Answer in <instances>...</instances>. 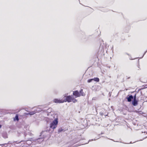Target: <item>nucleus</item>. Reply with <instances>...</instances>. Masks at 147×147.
<instances>
[{
	"label": "nucleus",
	"instance_id": "473e14b6",
	"mask_svg": "<svg viewBox=\"0 0 147 147\" xmlns=\"http://www.w3.org/2000/svg\"><path fill=\"white\" fill-rule=\"evenodd\" d=\"M34 107H33L32 108V109H33Z\"/></svg>",
	"mask_w": 147,
	"mask_h": 147
},
{
	"label": "nucleus",
	"instance_id": "2eb2a0df",
	"mask_svg": "<svg viewBox=\"0 0 147 147\" xmlns=\"http://www.w3.org/2000/svg\"><path fill=\"white\" fill-rule=\"evenodd\" d=\"M93 78L88 79V83H90L93 80Z\"/></svg>",
	"mask_w": 147,
	"mask_h": 147
},
{
	"label": "nucleus",
	"instance_id": "4468645a",
	"mask_svg": "<svg viewBox=\"0 0 147 147\" xmlns=\"http://www.w3.org/2000/svg\"><path fill=\"white\" fill-rule=\"evenodd\" d=\"M77 100L76 99L74 98L73 97L72 100V101L74 103H75L77 102Z\"/></svg>",
	"mask_w": 147,
	"mask_h": 147
},
{
	"label": "nucleus",
	"instance_id": "423d86ee",
	"mask_svg": "<svg viewBox=\"0 0 147 147\" xmlns=\"http://www.w3.org/2000/svg\"><path fill=\"white\" fill-rule=\"evenodd\" d=\"M53 102L55 103H62L64 102L63 100L59 99L57 98L54 99Z\"/></svg>",
	"mask_w": 147,
	"mask_h": 147
},
{
	"label": "nucleus",
	"instance_id": "a878e982",
	"mask_svg": "<svg viewBox=\"0 0 147 147\" xmlns=\"http://www.w3.org/2000/svg\"><path fill=\"white\" fill-rule=\"evenodd\" d=\"M1 126H2V125H0V128L1 127Z\"/></svg>",
	"mask_w": 147,
	"mask_h": 147
},
{
	"label": "nucleus",
	"instance_id": "f257e3e1",
	"mask_svg": "<svg viewBox=\"0 0 147 147\" xmlns=\"http://www.w3.org/2000/svg\"><path fill=\"white\" fill-rule=\"evenodd\" d=\"M58 123V119L55 118L53 122L50 124V127L51 129H54L57 127Z\"/></svg>",
	"mask_w": 147,
	"mask_h": 147
},
{
	"label": "nucleus",
	"instance_id": "7ed1b4c3",
	"mask_svg": "<svg viewBox=\"0 0 147 147\" xmlns=\"http://www.w3.org/2000/svg\"><path fill=\"white\" fill-rule=\"evenodd\" d=\"M73 97L71 96H66V99L63 100L64 102L67 101L68 102H72V100Z\"/></svg>",
	"mask_w": 147,
	"mask_h": 147
},
{
	"label": "nucleus",
	"instance_id": "1a4fd4ad",
	"mask_svg": "<svg viewBox=\"0 0 147 147\" xmlns=\"http://www.w3.org/2000/svg\"><path fill=\"white\" fill-rule=\"evenodd\" d=\"M79 94L80 95V96H84L85 95V94L83 91L82 89H81L80 90Z\"/></svg>",
	"mask_w": 147,
	"mask_h": 147
},
{
	"label": "nucleus",
	"instance_id": "f8f14e48",
	"mask_svg": "<svg viewBox=\"0 0 147 147\" xmlns=\"http://www.w3.org/2000/svg\"><path fill=\"white\" fill-rule=\"evenodd\" d=\"M19 120V117L18 115H16L15 117L14 118V120H17V121H18Z\"/></svg>",
	"mask_w": 147,
	"mask_h": 147
},
{
	"label": "nucleus",
	"instance_id": "5701e85b",
	"mask_svg": "<svg viewBox=\"0 0 147 147\" xmlns=\"http://www.w3.org/2000/svg\"><path fill=\"white\" fill-rule=\"evenodd\" d=\"M147 52V51H146L144 53V54L143 55L142 57H141V58H142L144 56V55L146 54V53Z\"/></svg>",
	"mask_w": 147,
	"mask_h": 147
},
{
	"label": "nucleus",
	"instance_id": "72a5a7b5",
	"mask_svg": "<svg viewBox=\"0 0 147 147\" xmlns=\"http://www.w3.org/2000/svg\"><path fill=\"white\" fill-rule=\"evenodd\" d=\"M130 144L132 143H131V142H130Z\"/></svg>",
	"mask_w": 147,
	"mask_h": 147
},
{
	"label": "nucleus",
	"instance_id": "dca6fc26",
	"mask_svg": "<svg viewBox=\"0 0 147 147\" xmlns=\"http://www.w3.org/2000/svg\"><path fill=\"white\" fill-rule=\"evenodd\" d=\"M58 91L56 90H54L53 92L54 94H57L58 93Z\"/></svg>",
	"mask_w": 147,
	"mask_h": 147
},
{
	"label": "nucleus",
	"instance_id": "c756f323",
	"mask_svg": "<svg viewBox=\"0 0 147 147\" xmlns=\"http://www.w3.org/2000/svg\"><path fill=\"white\" fill-rule=\"evenodd\" d=\"M90 141H89H89L88 142V143H87V144H88V143H89V142H90Z\"/></svg>",
	"mask_w": 147,
	"mask_h": 147
},
{
	"label": "nucleus",
	"instance_id": "9d476101",
	"mask_svg": "<svg viewBox=\"0 0 147 147\" xmlns=\"http://www.w3.org/2000/svg\"><path fill=\"white\" fill-rule=\"evenodd\" d=\"M65 130L64 129H63L62 127H60L59 128L58 130V132L59 133H60L62 132H64L65 131Z\"/></svg>",
	"mask_w": 147,
	"mask_h": 147
},
{
	"label": "nucleus",
	"instance_id": "4be33fe9",
	"mask_svg": "<svg viewBox=\"0 0 147 147\" xmlns=\"http://www.w3.org/2000/svg\"><path fill=\"white\" fill-rule=\"evenodd\" d=\"M36 109H37V110H41V109L40 108H36Z\"/></svg>",
	"mask_w": 147,
	"mask_h": 147
},
{
	"label": "nucleus",
	"instance_id": "7c9ffc66",
	"mask_svg": "<svg viewBox=\"0 0 147 147\" xmlns=\"http://www.w3.org/2000/svg\"><path fill=\"white\" fill-rule=\"evenodd\" d=\"M90 141H89H89L88 142V143H87V144H88V143H89V142H90Z\"/></svg>",
	"mask_w": 147,
	"mask_h": 147
},
{
	"label": "nucleus",
	"instance_id": "6ab92c4d",
	"mask_svg": "<svg viewBox=\"0 0 147 147\" xmlns=\"http://www.w3.org/2000/svg\"><path fill=\"white\" fill-rule=\"evenodd\" d=\"M46 131H42V132L41 133V135H43V134L45 133L46 132Z\"/></svg>",
	"mask_w": 147,
	"mask_h": 147
},
{
	"label": "nucleus",
	"instance_id": "2f4dec72",
	"mask_svg": "<svg viewBox=\"0 0 147 147\" xmlns=\"http://www.w3.org/2000/svg\"><path fill=\"white\" fill-rule=\"evenodd\" d=\"M103 134V133H101V134Z\"/></svg>",
	"mask_w": 147,
	"mask_h": 147
},
{
	"label": "nucleus",
	"instance_id": "ddd939ff",
	"mask_svg": "<svg viewBox=\"0 0 147 147\" xmlns=\"http://www.w3.org/2000/svg\"><path fill=\"white\" fill-rule=\"evenodd\" d=\"M93 80L95 81L98 82L99 81V79L98 78H93Z\"/></svg>",
	"mask_w": 147,
	"mask_h": 147
},
{
	"label": "nucleus",
	"instance_id": "0eeeda50",
	"mask_svg": "<svg viewBox=\"0 0 147 147\" xmlns=\"http://www.w3.org/2000/svg\"><path fill=\"white\" fill-rule=\"evenodd\" d=\"M138 101L137 99H133L131 101V104L134 106H136L138 104Z\"/></svg>",
	"mask_w": 147,
	"mask_h": 147
},
{
	"label": "nucleus",
	"instance_id": "9b49d317",
	"mask_svg": "<svg viewBox=\"0 0 147 147\" xmlns=\"http://www.w3.org/2000/svg\"><path fill=\"white\" fill-rule=\"evenodd\" d=\"M100 134H99L98 136V137H97V138H96V137L95 138H94V139H92V140H89V141H93V140H95L98 139H99L100 138Z\"/></svg>",
	"mask_w": 147,
	"mask_h": 147
},
{
	"label": "nucleus",
	"instance_id": "393cba45",
	"mask_svg": "<svg viewBox=\"0 0 147 147\" xmlns=\"http://www.w3.org/2000/svg\"><path fill=\"white\" fill-rule=\"evenodd\" d=\"M4 144H1V145L0 144V146H1V145H4Z\"/></svg>",
	"mask_w": 147,
	"mask_h": 147
},
{
	"label": "nucleus",
	"instance_id": "20e7f679",
	"mask_svg": "<svg viewBox=\"0 0 147 147\" xmlns=\"http://www.w3.org/2000/svg\"><path fill=\"white\" fill-rule=\"evenodd\" d=\"M126 98L128 102H131L132 101L133 99V100L132 95H128L126 97Z\"/></svg>",
	"mask_w": 147,
	"mask_h": 147
},
{
	"label": "nucleus",
	"instance_id": "bb28decb",
	"mask_svg": "<svg viewBox=\"0 0 147 147\" xmlns=\"http://www.w3.org/2000/svg\"><path fill=\"white\" fill-rule=\"evenodd\" d=\"M129 59H130V60H132V59H131V58H129Z\"/></svg>",
	"mask_w": 147,
	"mask_h": 147
},
{
	"label": "nucleus",
	"instance_id": "6e6552de",
	"mask_svg": "<svg viewBox=\"0 0 147 147\" xmlns=\"http://www.w3.org/2000/svg\"><path fill=\"white\" fill-rule=\"evenodd\" d=\"M41 111V110H37V109H36L34 110L33 111H32L30 112H29L30 113V115H32L34 114L35 113L37 112H40Z\"/></svg>",
	"mask_w": 147,
	"mask_h": 147
},
{
	"label": "nucleus",
	"instance_id": "f03ea898",
	"mask_svg": "<svg viewBox=\"0 0 147 147\" xmlns=\"http://www.w3.org/2000/svg\"><path fill=\"white\" fill-rule=\"evenodd\" d=\"M43 138H40L37 139L36 140H34L32 139L30 141L32 142L31 144L32 145L35 144L37 143H40L42 142L43 140Z\"/></svg>",
	"mask_w": 147,
	"mask_h": 147
},
{
	"label": "nucleus",
	"instance_id": "f3484780",
	"mask_svg": "<svg viewBox=\"0 0 147 147\" xmlns=\"http://www.w3.org/2000/svg\"><path fill=\"white\" fill-rule=\"evenodd\" d=\"M133 99H136V94H135V95H134V96H133Z\"/></svg>",
	"mask_w": 147,
	"mask_h": 147
},
{
	"label": "nucleus",
	"instance_id": "aec40b11",
	"mask_svg": "<svg viewBox=\"0 0 147 147\" xmlns=\"http://www.w3.org/2000/svg\"><path fill=\"white\" fill-rule=\"evenodd\" d=\"M140 65H138V70H139L140 69Z\"/></svg>",
	"mask_w": 147,
	"mask_h": 147
},
{
	"label": "nucleus",
	"instance_id": "b1692460",
	"mask_svg": "<svg viewBox=\"0 0 147 147\" xmlns=\"http://www.w3.org/2000/svg\"><path fill=\"white\" fill-rule=\"evenodd\" d=\"M110 140L113 141L114 142H118L117 141H114V140L112 139H110Z\"/></svg>",
	"mask_w": 147,
	"mask_h": 147
},
{
	"label": "nucleus",
	"instance_id": "412c9836",
	"mask_svg": "<svg viewBox=\"0 0 147 147\" xmlns=\"http://www.w3.org/2000/svg\"><path fill=\"white\" fill-rule=\"evenodd\" d=\"M24 114L25 115H30V113H29V112L28 113H25Z\"/></svg>",
	"mask_w": 147,
	"mask_h": 147
},
{
	"label": "nucleus",
	"instance_id": "39448f33",
	"mask_svg": "<svg viewBox=\"0 0 147 147\" xmlns=\"http://www.w3.org/2000/svg\"><path fill=\"white\" fill-rule=\"evenodd\" d=\"M73 94L74 96H75V98H76L80 97L79 92L77 90L74 91Z\"/></svg>",
	"mask_w": 147,
	"mask_h": 147
},
{
	"label": "nucleus",
	"instance_id": "a211bd4d",
	"mask_svg": "<svg viewBox=\"0 0 147 147\" xmlns=\"http://www.w3.org/2000/svg\"><path fill=\"white\" fill-rule=\"evenodd\" d=\"M100 113V115H101L102 116V115H105V116H106V115H105L104 113L103 112H101Z\"/></svg>",
	"mask_w": 147,
	"mask_h": 147
},
{
	"label": "nucleus",
	"instance_id": "cd10ccee",
	"mask_svg": "<svg viewBox=\"0 0 147 147\" xmlns=\"http://www.w3.org/2000/svg\"><path fill=\"white\" fill-rule=\"evenodd\" d=\"M130 78V77H129L127 78V79H129Z\"/></svg>",
	"mask_w": 147,
	"mask_h": 147
},
{
	"label": "nucleus",
	"instance_id": "c85d7f7f",
	"mask_svg": "<svg viewBox=\"0 0 147 147\" xmlns=\"http://www.w3.org/2000/svg\"><path fill=\"white\" fill-rule=\"evenodd\" d=\"M90 141H89H89L88 142V143H87V144H88V143H89V142H90Z\"/></svg>",
	"mask_w": 147,
	"mask_h": 147
}]
</instances>
